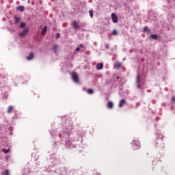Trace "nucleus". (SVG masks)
Returning <instances> with one entry per match:
<instances>
[{"label":"nucleus","mask_w":175,"mask_h":175,"mask_svg":"<svg viewBox=\"0 0 175 175\" xmlns=\"http://www.w3.org/2000/svg\"><path fill=\"white\" fill-rule=\"evenodd\" d=\"M62 133H58L53 130L49 131L53 139H55V143L64 144L67 148H76V142L79 140V135L75 132L73 137V123L72 121L67 120L65 123L62 124Z\"/></svg>","instance_id":"obj_1"},{"label":"nucleus","mask_w":175,"mask_h":175,"mask_svg":"<svg viewBox=\"0 0 175 175\" xmlns=\"http://www.w3.org/2000/svg\"><path fill=\"white\" fill-rule=\"evenodd\" d=\"M60 175H69L72 174V171L70 170V168L68 167H61L59 169Z\"/></svg>","instance_id":"obj_2"},{"label":"nucleus","mask_w":175,"mask_h":175,"mask_svg":"<svg viewBox=\"0 0 175 175\" xmlns=\"http://www.w3.org/2000/svg\"><path fill=\"white\" fill-rule=\"evenodd\" d=\"M71 77L74 83H75L76 84H79L80 81H79V75H77V72H72Z\"/></svg>","instance_id":"obj_3"},{"label":"nucleus","mask_w":175,"mask_h":175,"mask_svg":"<svg viewBox=\"0 0 175 175\" xmlns=\"http://www.w3.org/2000/svg\"><path fill=\"white\" fill-rule=\"evenodd\" d=\"M156 136L158 139H157V142H156V146H158V143L162 142V139L163 138V135H162V134H161L159 131H156Z\"/></svg>","instance_id":"obj_4"},{"label":"nucleus","mask_w":175,"mask_h":175,"mask_svg":"<svg viewBox=\"0 0 175 175\" xmlns=\"http://www.w3.org/2000/svg\"><path fill=\"white\" fill-rule=\"evenodd\" d=\"M131 144L134 148H140V142H139V140L133 139Z\"/></svg>","instance_id":"obj_5"},{"label":"nucleus","mask_w":175,"mask_h":175,"mask_svg":"<svg viewBox=\"0 0 175 175\" xmlns=\"http://www.w3.org/2000/svg\"><path fill=\"white\" fill-rule=\"evenodd\" d=\"M71 25L74 28V29H80V25H79L77 21H72Z\"/></svg>","instance_id":"obj_6"},{"label":"nucleus","mask_w":175,"mask_h":175,"mask_svg":"<svg viewBox=\"0 0 175 175\" xmlns=\"http://www.w3.org/2000/svg\"><path fill=\"white\" fill-rule=\"evenodd\" d=\"M111 18H112L113 23H117L118 21V18L117 17V15L116 14V13L111 14Z\"/></svg>","instance_id":"obj_7"},{"label":"nucleus","mask_w":175,"mask_h":175,"mask_svg":"<svg viewBox=\"0 0 175 175\" xmlns=\"http://www.w3.org/2000/svg\"><path fill=\"white\" fill-rule=\"evenodd\" d=\"M136 84H137V87L138 88H140V75H139V74L137 75Z\"/></svg>","instance_id":"obj_8"},{"label":"nucleus","mask_w":175,"mask_h":175,"mask_svg":"<svg viewBox=\"0 0 175 175\" xmlns=\"http://www.w3.org/2000/svg\"><path fill=\"white\" fill-rule=\"evenodd\" d=\"M96 68L98 70H102V69H103V63H98Z\"/></svg>","instance_id":"obj_9"},{"label":"nucleus","mask_w":175,"mask_h":175,"mask_svg":"<svg viewBox=\"0 0 175 175\" xmlns=\"http://www.w3.org/2000/svg\"><path fill=\"white\" fill-rule=\"evenodd\" d=\"M51 162L52 163H53L54 166H55V165H59V163H61V160H58V159H55Z\"/></svg>","instance_id":"obj_10"},{"label":"nucleus","mask_w":175,"mask_h":175,"mask_svg":"<svg viewBox=\"0 0 175 175\" xmlns=\"http://www.w3.org/2000/svg\"><path fill=\"white\" fill-rule=\"evenodd\" d=\"M27 32H28V29H25L22 32H21L19 33V36H21V37L25 36V35H27Z\"/></svg>","instance_id":"obj_11"},{"label":"nucleus","mask_w":175,"mask_h":175,"mask_svg":"<svg viewBox=\"0 0 175 175\" xmlns=\"http://www.w3.org/2000/svg\"><path fill=\"white\" fill-rule=\"evenodd\" d=\"M125 105V99H121L118 104V107H122Z\"/></svg>","instance_id":"obj_12"},{"label":"nucleus","mask_w":175,"mask_h":175,"mask_svg":"<svg viewBox=\"0 0 175 175\" xmlns=\"http://www.w3.org/2000/svg\"><path fill=\"white\" fill-rule=\"evenodd\" d=\"M46 32H47V26H44L42 31V35L44 36L46 35Z\"/></svg>","instance_id":"obj_13"},{"label":"nucleus","mask_w":175,"mask_h":175,"mask_svg":"<svg viewBox=\"0 0 175 175\" xmlns=\"http://www.w3.org/2000/svg\"><path fill=\"white\" fill-rule=\"evenodd\" d=\"M58 49V46L57 44H54L52 51L54 52L55 54H57V49Z\"/></svg>","instance_id":"obj_14"},{"label":"nucleus","mask_w":175,"mask_h":175,"mask_svg":"<svg viewBox=\"0 0 175 175\" xmlns=\"http://www.w3.org/2000/svg\"><path fill=\"white\" fill-rule=\"evenodd\" d=\"M107 106L108 109H113V102L109 101L107 104Z\"/></svg>","instance_id":"obj_15"},{"label":"nucleus","mask_w":175,"mask_h":175,"mask_svg":"<svg viewBox=\"0 0 175 175\" xmlns=\"http://www.w3.org/2000/svg\"><path fill=\"white\" fill-rule=\"evenodd\" d=\"M27 59L28 61H31V59H33V53H30L29 56L27 57Z\"/></svg>","instance_id":"obj_16"},{"label":"nucleus","mask_w":175,"mask_h":175,"mask_svg":"<svg viewBox=\"0 0 175 175\" xmlns=\"http://www.w3.org/2000/svg\"><path fill=\"white\" fill-rule=\"evenodd\" d=\"M16 10H19V11H21V12H24L25 8H24V6L20 5V6H18V7L16 8Z\"/></svg>","instance_id":"obj_17"},{"label":"nucleus","mask_w":175,"mask_h":175,"mask_svg":"<svg viewBox=\"0 0 175 175\" xmlns=\"http://www.w3.org/2000/svg\"><path fill=\"white\" fill-rule=\"evenodd\" d=\"M12 111H13V106L10 105L8 108L7 113L10 114V113H12Z\"/></svg>","instance_id":"obj_18"},{"label":"nucleus","mask_w":175,"mask_h":175,"mask_svg":"<svg viewBox=\"0 0 175 175\" xmlns=\"http://www.w3.org/2000/svg\"><path fill=\"white\" fill-rule=\"evenodd\" d=\"M150 38L153 39L154 40H157L158 39V35L157 34H152L150 35Z\"/></svg>","instance_id":"obj_19"},{"label":"nucleus","mask_w":175,"mask_h":175,"mask_svg":"<svg viewBox=\"0 0 175 175\" xmlns=\"http://www.w3.org/2000/svg\"><path fill=\"white\" fill-rule=\"evenodd\" d=\"M142 31L144 33L147 32L148 33H150V30L148 29V27H144L143 28Z\"/></svg>","instance_id":"obj_20"},{"label":"nucleus","mask_w":175,"mask_h":175,"mask_svg":"<svg viewBox=\"0 0 175 175\" xmlns=\"http://www.w3.org/2000/svg\"><path fill=\"white\" fill-rule=\"evenodd\" d=\"M89 14H90L91 18H92V17H94V10H89Z\"/></svg>","instance_id":"obj_21"},{"label":"nucleus","mask_w":175,"mask_h":175,"mask_svg":"<svg viewBox=\"0 0 175 175\" xmlns=\"http://www.w3.org/2000/svg\"><path fill=\"white\" fill-rule=\"evenodd\" d=\"M87 92L88 94H89L90 95H92V94H94V90L92 89H88L87 90Z\"/></svg>","instance_id":"obj_22"},{"label":"nucleus","mask_w":175,"mask_h":175,"mask_svg":"<svg viewBox=\"0 0 175 175\" xmlns=\"http://www.w3.org/2000/svg\"><path fill=\"white\" fill-rule=\"evenodd\" d=\"M14 19H15V23L16 24H18V23H20V18L17 17V16H15L14 17Z\"/></svg>","instance_id":"obj_23"},{"label":"nucleus","mask_w":175,"mask_h":175,"mask_svg":"<svg viewBox=\"0 0 175 175\" xmlns=\"http://www.w3.org/2000/svg\"><path fill=\"white\" fill-rule=\"evenodd\" d=\"M9 151H10V149H3L2 152H4V154H8Z\"/></svg>","instance_id":"obj_24"},{"label":"nucleus","mask_w":175,"mask_h":175,"mask_svg":"<svg viewBox=\"0 0 175 175\" xmlns=\"http://www.w3.org/2000/svg\"><path fill=\"white\" fill-rule=\"evenodd\" d=\"M115 66L116 68H121L122 64H121V63H116V64H115Z\"/></svg>","instance_id":"obj_25"},{"label":"nucleus","mask_w":175,"mask_h":175,"mask_svg":"<svg viewBox=\"0 0 175 175\" xmlns=\"http://www.w3.org/2000/svg\"><path fill=\"white\" fill-rule=\"evenodd\" d=\"M20 27H21V28H25V23H21Z\"/></svg>","instance_id":"obj_26"},{"label":"nucleus","mask_w":175,"mask_h":175,"mask_svg":"<svg viewBox=\"0 0 175 175\" xmlns=\"http://www.w3.org/2000/svg\"><path fill=\"white\" fill-rule=\"evenodd\" d=\"M117 30H113V31H112V35H113V36H116V35H117Z\"/></svg>","instance_id":"obj_27"},{"label":"nucleus","mask_w":175,"mask_h":175,"mask_svg":"<svg viewBox=\"0 0 175 175\" xmlns=\"http://www.w3.org/2000/svg\"><path fill=\"white\" fill-rule=\"evenodd\" d=\"M56 38H57V39H59V38H61V34L59 33H57Z\"/></svg>","instance_id":"obj_28"},{"label":"nucleus","mask_w":175,"mask_h":175,"mask_svg":"<svg viewBox=\"0 0 175 175\" xmlns=\"http://www.w3.org/2000/svg\"><path fill=\"white\" fill-rule=\"evenodd\" d=\"M109 46L110 45L109 44H105V49H109Z\"/></svg>","instance_id":"obj_29"},{"label":"nucleus","mask_w":175,"mask_h":175,"mask_svg":"<svg viewBox=\"0 0 175 175\" xmlns=\"http://www.w3.org/2000/svg\"><path fill=\"white\" fill-rule=\"evenodd\" d=\"M5 173V175H9V170H6Z\"/></svg>","instance_id":"obj_30"},{"label":"nucleus","mask_w":175,"mask_h":175,"mask_svg":"<svg viewBox=\"0 0 175 175\" xmlns=\"http://www.w3.org/2000/svg\"><path fill=\"white\" fill-rule=\"evenodd\" d=\"M75 51L77 52V51H80V48L79 47H77L75 49Z\"/></svg>","instance_id":"obj_31"},{"label":"nucleus","mask_w":175,"mask_h":175,"mask_svg":"<svg viewBox=\"0 0 175 175\" xmlns=\"http://www.w3.org/2000/svg\"><path fill=\"white\" fill-rule=\"evenodd\" d=\"M93 175H100V174H99L98 172H96L93 174Z\"/></svg>","instance_id":"obj_32"},{"label":"nucleus","mask_w":175,"mask_h":175,"mask_svg":"<svg viewBox=\"0 0 175 175\" xmlns=\"http://www.w3.org/2000/svg\"><path fill=\"white\" fill-rule=\"evenodd\" d=\"M79 47H81V49H83L84 48V45H83V44H79Z\"/></svg>","instance_id":"obj_33"},{"label":"nucleus","mask_w":175,"mask_h":175,"mask_svg":"<svg viewBox=\"0 0 175 175\" xmlns=\"http://www.w3.org/2000/svg\"><path fill=\"white\" fill-rule=\"evenodd\" d=\"M122 61H126V57H124V58L122 59Z\"/></svg>","instance_id":"obj_34"},{"label":"nucleus","mask_w":175,"mask_h":175,"mask_svg":"<svg viewBox=\"0 0 175 175\" xmlns=\"http://www.w3.org/2000/svg\"><path fill=\"white\" fill-rule=\"evenodd\" d=\"M172 100L175 102V97H172Z\"/></svg>","instance_id":"obj_35"},{"label":"nucleus","mask_w":175,"mask_h":175,"mask_svg":"<svg viewBox=\"0 0 175 175\" xmlns=\"http://www.w3.org/2000/svg\"><path fill=\"white\" fill-rule=\"evenodd\" d=\"M27 170V172L25 173V174H28V173H29V170Z\"/></svg>","instance_id":"obj_36"}]
</instances>
